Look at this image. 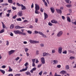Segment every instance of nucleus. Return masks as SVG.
Wrapping results in <instances>:
<instances>
[{"label": "nucleus", "instance_id": "58", "mask_svg": "<svg viewBox=\"0 0 76 76\" xmlns=\"http://www.w3.org/2000/svg\"><path fill=\"white\" fill-rule=\"evenodd\" d=\"M45 4L46 6H48V4L46 2H45Z\"/></svg>", "mask_w": 76, "mask_h": 76}, {"label": "nucleus", "instance_id": "46", "mask_svg": "<svg viewBox=\"0 0 76 76\" xmlns=\"http://www.w3.org/2000/svg\"><path fill=\"white\" fill-rule=\"evenodd\" d=\"M40 45L41 47H43L44 46V44L43 43H41Z\"/></svg>", "mask_w": 76, "mask_h": 76}, {"label": "nucleus", "instance_id": "49", "mask_svg": "<svg viewBox=\"0 0 76 76\" xmlns=\"http://www.w3.org/2000/svg\"><path fill=\"white\" fill-rule=\"evenodd\" d=\"M52 53H56V51L55 50H52Z\"/></svg>", "mask_w": 76, "mask_h": 76}, {"label": "nucleus", "instance_id": "35", "mask_svg": "<svg viewBox=\"0 0 76 76\" xmlns=\"http://www.w3.org/2000/svg\"><path fill=\"white\" fill-rule=\"evenodd\" d=\"M39 34L40 35H42V36L44 34H43L42 33V32H41L40 31H39Z\"/></svg>", "mask_w": 76, "mask_h": 76}, {"label": "nucleus", "instance_id": "3", "mask_svg": "<svg viewBox=\"0 0 76 76\" xmlns=\"http://www.w3.org/2000/svg\"><path fill=\"white\" fill-rule=\"evenodd\" d=\"M63 34V31H60L58 33V34L57 35V37H61V35H62Z\"/></svg>", "mask_w": 76, "mask_h": 76}, {"label": "nucleus", "instance_id": "15", "mask_svg": "<svg viewBox=\"0 0 76 76\" xmlns=\"http://www.w3.org/2000/svg\"><path fill=\"white\" fill-rule=\"evenodd\" d=\"M44 16H45V18L44 19L45 20V19H47V18H48V15H47L46 13L44 12Z\"/></svg>", "mask_w": 76, "mask_h": 76}, {"label": "nucleus", "instance_id": "53", "mask_svg": "<svg viewBox=\"0 0 76 76\" xmlns=\"http://www.w3.org/2000/svg\"><path fill=\"white\" fill-rule=\"evenodd\" d=\"M42 37L44 38H47V37L46 36V35H44V34H43V35H42Z\"/></svg>", "mask_w": 76, "mask_h": 76}, {"label": "nucleus", "instance_id": "23", "mask_svg": "<svg viewBox=\"0 0 76 76\" xmlns=\"http://www.w3.org/2000/svg\"><path fill=\"white\" fill-rule=\"evenodd\" d=\"M20 34L23 35H26V33L25 32H21V31H20Z\"/></svg>", "mask_w": 76, "mask_h": 76}, {"label": "nucleus", "instance_id": "2", "mask_svg": "<svg viewBox=\"0 0 76 76\" xmlns=\"http://www.w3.org/2000/svg\"><path fill=\"white\" fill-rule=\"evenodd\" d=\"M24 65L25 66H26V67H25V68H24L22 69L21 70H20V72H25L27 70L28 68V67L27 66H28V62H26L25 64Z\"/></svg>", "mask_w": 76, "mask_h": 76}, {"label": "nucleus", "instance_id": "18", "mask_svg": "<svg viewBox=\"0 0 76 76\" xmlns=\"http://www.w3.org/2000/svg\"><path fill=\"white\" fill-rule=\"evenodd\" d=\"M50 9L51 10V12H52V13H54V12H55V10H54V8H53L52 7H51L50 8Z\"/></svg>", "mask_w": 76, "mask_h": 76}, {"label": "nucleus", "instance_id": "13", "mask_svg": "<svg viewBox=\"0 0 76 76\" xmlns=\"http://www.w3.org/2000/svg\"><path fill=\"white\" fill-rule=\"evenodd\" d=\"M41 60L42 64H45V59H44V58H42Z\"/></svg>", "mask_w": 76, "mask_h": 76}, {"label": "nucleus", "instance_id": "8", "mask_svg": "<svg viewBox=\"0 0 76 76\" xmlns=\"http://www.w3.org/2000/svg\"><path fill=\"white\" fill-rule=\"evenodd\" d=\"M15 52V50H12L10 51L8 53L10 56V55H11V54H13Z\"/></svg>", "mask_w": 76, "mask_h": 76}, {"label": "nucleus", "instance_id": "55", "mask_svg": "<svg viewBox=\"0 0 76 76\" xmlns=\"http://www.w3.org/2000/svg\"><path fill=\"white\" fill-rule=\"evenodd\" d=\"M16 17H17V16L16 15H15V16L13 17L12 18L13 19H16Z\"/></svg>", "mask_w": 76, "mask_h": 76}, {"label": "nucleus", "instance_id": "57", "mask_svg": "<svg viewBox=\"0 0 76 76\" xmlns=\"http://www.w3.org/2000/svg\"><path fill=\"white\" fill-rule=\"evenodd\" d=\"M20 58L19 57H17L15 59V60H18Z\"/></svg>", "mask_w": 76, "mask_h": 76}, {"label": "nucleus", "instance_id": "37", "mask_svg": "<svg viewBox=\"0 0 76 76\" xmlns=\"http://www.w3.org/2000/svg\"><path fill=\"white\" fill-rule=\"evenodd\" d=\"M42 71H40V72H39V75H40V76H42Z\"/></svg>", "mask_w": 76, "mask_h": 76}, {"label": "nucleus", "instance_id": "1", "mask_svg": "<svg viewBox=\"0 0 76 76\" xmlns=\"http://www.w3.org/2000/svg\"><path fill=\"white\" fill-rule=\"evenodd\" d=\"M35 13L36 14H39V12L38 10H39L40 8L39 7V6L38 4H35Z\"/></svg>", "mask_w": 76, "mask_h": 76}, {"label": "nucleus", "instance_id": "10", "mask_svg": "<svg viewBox=\"0 0 76 76\" xmlns=\"http://www.w3.org/2000/svg\"><path fill=\"white\" fill-rule=\"evenodd\" d=\"M60 73L62 75H65V74H67V72L66 71L62 70L60 72Z\"/></svg>", "mask_w": 76, "mask_h": 76}, {"label": "nucleus", "instance_id": "62", "mask_svg": "<svg viewBox=\"0 0 76 76\" xmlns=\"http://www.w3.org/2000/svg\"><path fill=\"white\" fill-rule=\"evenodd\" d=\"M17 4L18 6H21V5L19 3H17Z\"/></svg>", "mask_w": 76, "mask_h": 76}, {"label": "nucleus", "instance_id": "4", "mask_svg": "<svg viewBox=\"0 0 76 76\" xmlns=\"http://www.w3.org/2000/svg\"><path fill=\"white\" fill-rule=\"evenodd\" d=\"M62 50H63V48L62 47H60L58 48V52L59 54H61Z\"/></svg>", "mask_w": 76, "mask_h": 76}, {"label": "nucleus", "instance_id": "45", "mask_svg": "<svg viewBox=\"0 0 76 76\" xmlns=\"http://www.w3.org/2000/svg\"><path fill=\"white\" fill-rule=\"evenodd\" d=\"M39 32L37 31H34V33L35 34H39Z\"/></svg>", "mask_w": 76, "mask_h": 76}, {"label": "nucleus", "instance_id": "7", "mask_svg": "<svg viewBox=\"0 0 76 76\" xmlns=\"http://www.w3.org/2000/svg\"><path fill=\"white\" fill-rule=\"evenodd\" d=\"M25 27H20L19 26H15V28L16 29H22V28H24Z\"/></svg>", "mask_w": 76, "mask_h": 76}, {"label": "nucleus", "instance_id": "16", "mask_svg": "<svg viewBox=\"0 0 76 76\" xmlns=\"http://www.w3.org/2000/svg\"><path fill=\"white\" fill-rule=\"evenodd\" d=\"M53 62V64H57L58 63V61L56 60H54Z\"/></svg>", "mask_w": 76, "mask_h": 76}, {"label": "nucleus", "instance_id": "21", "mask_svg": "<svg viewBox=\"0 0 76 76\" xmlns=\"http://www.w3.org/2000/svg\"><path fill=\"white\" fill-rule=\"evenodd\" d=\"M74 20H72L71 22H72V23H73V24H74V25H76V21H75V22H73V21H74Z\"/></svg>", "mask_w": 76, "mask_h": 76}, {"label": "nucleus", "instance_id": "17", "mask_svg": "<svg viewBox=\"0 0 76 76\" xmlns=\"http://www.w3.org/2000/svg\"><path fill=\"white\" fill-rule=\"evenodd\" d=\"M25 73L26 75H29V76H31V73L29 71H27Z\"/></svg>", "mask_w": 76, "mask_h": 76}, {"label": "nucleus", "instance_id": "51", "mask_svg": "<svg viewBox=\"0 0 76 76\" xmlns=\"http://www.w3.org/2000/svg\"><path fill=\"white\" fill-rule=\"evenodd\" d=\"M12 9H13V10H16V8L15 7H12Z\"/></svg>", "mask_w": 76, "mask_h": 76}, {"label": "nucleus", "instance_id": "34", "mask_svg": "<svg viewBox=\"0 0 76 76\" xmlns=\"http://www.w3.org/2000/svg\"><path fill=\"white\" fill-rule=\"evenodd\" d=\"M17 21H22V19L20 18H19L17 19Z\"/></svg>", "mask_w": 76, "mask_h": 76}, {"label": "nucleus", "instance_id": "28", "mask_svg": "<svg viewBox=\"0 0 76 76\" xmlns=\"http://www.w3.org/2000/svg\"><path fill=\"white\" fill-rule=\"evenodd\" d=\"M0 71L1 72V73H2L3 74H4V73H5V71L3 70L0 69Z\"/></svg>", "mask_w": 76, "mask_h": 76}, {"label": "nucleus", "instance_id": "6", "mask_svg": "<svg viewBox=\"0 0 76 76\" xmlns=\"http://www.w3.org/2000/svg\"><path fill=\"white\" fill-rule=\"evenodd\" d=\"M56 10L58 13H60V14H61L62 13V11L60 9H56Z\"/></svg>", "mask_w": 76, "mask_h": 76}, {"label": "nucleus", "instance_id": "9", "mask_svg": "<svg viewBox=\"0 0 76 76\" xmlns=\"http://www.w3.org/2000/svg\"><path fill=\"white\" fill-rule=\"evenodd\" d=\"M18 16H23V14L22 13V11H20L18 14Z\"/></svg>", "mask_w": 76, "mask_h": 76}, {"label": "nucleus", "instance_id": "43", "mask_svg": "<svg viewBox=\"0 0 76 76\" xmlns=\"http://www.w3.org/2000/svg\"><path fill=\"white\" fill-rule=\"evenodd\" d=\"M41 66H42V64H40L38 65L37 66V67L38 68H39V67H41Z\"/></svg>", "mask_w": 76, "mask_h": 76}, {"label": "nucleus", "instance_id": "44", "mask_svg": "<svg viewBox=\"0 0 76 76\" xmlns=\"http://www.w3.org/2000/svg\"><path fill=\"white\" fill-rule=\"evenodd\" d=\"M54 76H61V75H57V73L56 72L55 73Z\"/></svg>", "mask_w": 76, "mask_h": 76}, {"label": "nucleus", "instance_id": "22", "mask_svg": "<svg viewBox=\"0 0 76 76\" xmlns=\"http://www.w3.org/2000/svg\"><path fill=\"white\" fill-rule=\"evenodd\" d=\"M8 2L9 3L12 4L13 3V1L12 0H8Z\"/></svg>", "mask_w": 76, "mask_h": 76}, {"label": "nucleus", "instance_id": "42", "mask_svg": "<svg viewBox=\"0 0 76 76\" xmlns=\"http://www.w3.org/2000/svg\"><path fill=\"white\" fill-rule=\"evenodd\" d=\"M21 75V74H16L15 75V76H20Z\"/></svg>", "mask_w": 76, "mask_h": 76}, {"label": "nucleus", "instance_id": "12", "mask_svg": "<svg viewBox=\"0 0 76 76\" xmlns=\"http://www.w3.org/2000/svg\"><path fill=\"white\" fill-rule=\"evenodd\" d=\"M52 23H58V21H57L54 20H53L50 21Z\"/></svg>", "mask_w": 76, "mask_h": 76}, {"label": "nucleus", "instance_id": "31", "mask_svg": "<svg viewBox=\"0 0 76 76\" xmlns=\"http://www.w3.org/2000/svg\"><path fill=\"white\" fill-rule=\"evenodd\" d=\"M27 32L28 34H32V31L30 30H28Z\"/></svg>", "mask_w": 76, "mask_h": 76}, {"label": "nucleus", "instance_id": "56", "mask_svg": "<svg viewBox=\"0 0 76 76\" xmlns=\"http://www.w3.org/2000/svg\"><path fill=\"white\" fill-rule=\"evenodd\" d=\"M36 69L37 68H36V67H34L32 69V70H33V71H35V70H36Z\"/></svg>", "mask_w": 76, "mask_h": 76}, {"label": "nucleus", "instance_id": "64", "mask_svg": "<svg viewBox=\"0 0 76 76\" xmlns=\"http://www.w3.org/2000/svg\"><path fill=\"white\" fill-rule=\"evenodd\" d=\"M8 76H13V75L12 74H10L8 75Z\"/></svg>", "mask_w": 76, "mask_h": 76}, {"label": "nucleus", "instance_id": "50", "mask_svg": "<svg viewBox=\"0 0 76 76\" xmlns=\"http://www.w3.org/2000/svg\"><path fill=\"white\" fill-rule=\"evenodd\" d=\"M57 67L58 68H60L61 67V65H58Z\"/></svg>", "mask_w": 76, "mask_h": 76}, {"label": "nucleus", "instance_id": "52", "mask_svg": "<svg viewBox=\"0 0 76 76\" xmlns=\"http://www.w3.org/2000/svg\"><path fill=\"white\" fill-rule=\"evenodd\" d=\"M35 22L36 23H37V22H38V18H36L35 19Z\"/></svg>", "mask_w": 76, "mask_h": 76}, {"label": "nucleus", "instance_id": "19", "mask_svg": "<svg viewBox=\"0 0 76 76\" xmlns=\"http://www.w3.org/2000/svg\"><path fill=\"white\" fill-rule=\"evenodd\" d=\"M67 20L69 22H71V20L70 19V18L69 17H67Z\"/></svg>", "mask_w": 76, "mask_h": 76}, {"label": "nucleus", "instance_id": "11", "mask_svg": "<svg viewBox=\"0 0 76 76\" xmlns=\"http://www.w3.org/2000/svg\"><path fill=\"white\" fill-rule=\"evenodd\" d=\"M14 32L15 34H20V31L19 30H15L14 31Z\"/></svg>", "mask_w": 76, "mask_h": 76}, {"label": "nucleus", "instance_id": "30", "mask_svg": "<svg viewBox=\"0 0 76 76\" xmlns=\"http://www.w3.org/2000/svg\"><path fill=\"white\" fill-rule=\"evenodd\" d=\"M4 31V29H2L0 31V34H1L2 33H3Z\"/></svg>", "mask_w": 76, "mask_h": 76}, {"label": "nucleus", "instance_id": "41", "mask_svg": "<svg viewBox=\"0 0 76 76\" xmlns=\"http://www.w3.org/2000/svg\"><path fill=\"white\" fill-rule=\"evenodd\" d=\"M6 45H7V46H8V45H9V41H8V40L7 41Z\"/></svg>", "mask_w": 76, "mask_h": 76}, {"label": "nucleus", "instance_id": "14", "mask_svg": "<svg viewBox=\"0 0 76 76\" xmlns=\"http://www.w3.org/2000/svg\"><path fill=\"white\" fill-rule=\"evenodd\" d=\"M21 7L22 10H25V9H26V7L25 6H23V4H21Z\"/></svg>", "mask_w": 76, "mask_h": 76}, {"label": "nucleus", "instance_id": "25", "mask_svg": "<svg viewBox=\"0 0 76 76\" xmlns=\"http://www.w3.org/2000/svg\"><path fill=\"white\" fill-rule=\"evenodd\" d=\"M14 28V25L11 24L10 26V29H13Z\"/></svg>", "mask_w": 76, "mask_h": 76}, {"label": "nucleus", "instance_id": "63", "mask_svg": "<svg viewBox=\"0 0 76 76\" xmlns=\"http://www.w3.org/2000/svg\"><path fill=\"white\" fill-rule=\"evenodd\" d=\"M28 20H25L24 21V22H28Z\"/></svg>", "mask_w": 76, "mask_h": 76}, {"label": "nucleus", "instance_id": "40", "mask_svg": "<svg viewBox=\"0 0 76 76\" xmlns=\"http://www.w3.org/2000/svg\"><path fill=\"white\" fill-rule=\"evenodd\" d=\"M11 12H12V10H9L7 11V13H11Z\"/></svg>", "mask_w": 76, "mask_h": 76}, {"label": "nucleus", "instance_id": "33", "mask_svg": "<svg viewBox=\"0 0 76 76\" xmlns=\"http://www.w3.org/2000/svg\"><path fill=\"white\" fill-rule=\"evenodd\" d=\"M38 43H39V42L38 41L34 40V44H38Z\"/></svg>", "mask_w": 76, "mask_h": 76}, {"label": "nucleus", "instance_id": "39", "mask_svg": "<svg viewBox=\"0 0 76 76\" xmlns=\"http://www.w3.org/2000/svg\"><path fill=\"white\" fill-rule=\"evenodd\" d=\"M67 51L66 50H65L62 53L63 54H67Z\"/></svg>", "mask_w": 76, "mask_h": 76}, {"label": "nucleus", "instance_id": "32", "mask_svg": "<svg viewBox=\"0 0 76 76\" xmlns=\"http://www.w3.org/2000/svg\"><path fill=\"white\" fill-rule=\"evenodd\" d=\"M65 69L67 70L69 69V65H66L65 67Z\"/></svg>", "mask_w": 76, "mask_h": 76}, {"label": "nucleus", "instance_id": "26", "mask_svg": "<svg viewBox=\"0 0 76 76\" xmlns=\"http://www.w3.org/2000/svg\"><path fill=\"white\" fill-rule=\"evenodd\" d=\"M1 23L3 26V29H4L6 28V26H5V25H4V23H3V22H1Z\"/></svg>", "mask_w": 76, "mask_h": 76}, {"label": "nucleus", "instance_id": "48", "mask_svg": "<svg viewBox=\"0 0 76 76\" xmlns=\"http://www.w3.org/2000/svg\"><path fill=\"white\" fill-rule=\"evenodd\" d=\"M32 61L33 63H35V59H33L32 60Z\"/></svg>", "mask_w": 76, "mask_h": 76}, {"label": "nucleus", "instance_id": "20", "mask_svg": "<svg viewBox=\"0 0 76 76\" xmlns=\"http://www.w3.org/2000/svg\"><path fill=\"white\" fill-rule=\"evenodd\" d=\"M29 42L31 44H34V40H33L30 39Z\"/></svg>", "mask_w": 76, "mask_h": 76}, {"label": "nucleus", "instance_id": "59", "mask_svg": "<svg viewBox=\"0 0 76 76\" xmlns=\"http://www.w3.org/2000/svg\"><path fill=\"white\" fill-rule=\"evenodd\" d=\"M34 28V27L31 25H30L29 27V28Z\"/></svg>", "mask_w": 76, "mask_h": 76}, {"label": "nucleus", "instance_id": "24", "mask_svg": "<svg viewBox=\"0 0 76 76\" xmlns=\"http://www.w3.org/2000/svg\"><path fill=\"white\" fill-rule=\"evenodd\" d=\"M9 72H12L13 71V69L11 68V67H10V66H9Z\"/></svg>", "mask_w": 76, "mask_h": 76}, {"label": "nucleus", "instance_id": "61", "mask_svg": "<svg viewBox=\"0 0 76 76\" xmlns=\"http://www.w3.org/2000/svg\"><path fill=\"white\" fill-rule=\"evenodd\" d=\"M2 68H3V69H4L6 68V66L5 65H3L2 66Z\"/></svg>", "mask_w": 76, "mask_h": 76}, {"label": "nucleus", "instance_id": "54", "mask_svg": "<svg viewBox=\"0 0 76 76\" xmlns=\"http://www.w3.org/2000/svg\"><path fill=\"white\" fill-rule=\"evenodd\" d=\"M28 51V49L27 48H25V52H27Z\"/></svg>", "mask_w": 76, "mask_h": 76}, {"label": "nucleus", "instance_id": "60", "mask_svg": "<svg viewBox=\"0 0 76 76\" xmlns=\"http://www.w3.org/2000/svg\"><path fill=\"white\" fill-rule=\"evenodd\" d=\"M32 66L33 67H35V63H33L32 64Z\"/></svg>", "mask_w": 76, "mask_h": 76}, {"label": "nucleus", "instance_id": "38", "mask_svg": "<svg viewBox=\"0 0 76 76\" xmlns=\"http://www.w3.org/2000/svg\"><path fill=\"white\" fill-rule=\"evenodd\" d=\"M40 10L41 12H44V9H42V7L40 8Z\"/></svg>", "mask_w": 76, "mask_h": 76}, {"label": "nucleus", "instance_id": "5", "mask_svg": "<svg viewBox=\"0 0 76 76\" xmlns=\"http://www.w3.org/2000/svg\"><path fill=\"white\" fill-rule=\"evenodd\" d=\"M43 57H45V56H51V55L50 54L48 53H47L45 52L43 53Z\"/></svg>", "mask_w": 76, "mask_h": 76}, {"label": "nucleus", "instance_id": "47", "mask_svg": "<svg viewBox=\"0 0 76 76\" xmlns=\"http://www.w3.org/2000/svg\"><path fill=\"white\" fill-rule=\"evenodd\" d=\"M49 76H53V74H52V72H50Z\"/></svg>", "mask_w": 76, "mask_h": 76}, {"label": "nucleus", "instance_id": "27", "mask_svg": "<svg viewBox=\"0 0 76 76\" xmlns=\"http://www.w3.org/2000/svg\"><path fill=\"white\" fill-rule=\"evenodd\" d=\"M66 7H72V5H70V4H68L67 5H66Z\"/></svg>", "mask_w": 76, "mask_h": 76}, {"label": "nucleus", "instance_id": "29", "mask_svg": "<svg viewBox=\"0 0 76 76\" xmlns=\"http://www.w3.org/2000/svg\"><path fill=\"white\" fill-rule=\"evenodd\" d=\"M75 58L74 56H71L69 57V59L70 60H73V59H75Z\"/></svg>", "mask_w": 76, "mask_h": 76}, {"label": "nucleus", "instance_id": "36", "mask_svg": "<svg viewBox=\"0 0 76 76\" xmlns=\"http://www.w3.org/2000/svg\"><path fill=\"white\" fill-rule=\"evenodd\" d=\"M48 25L49 26H53V24H52L51 22H49Z\"/></svg>", "mask_w": 76, "mask_h": 76}]
</instances>
